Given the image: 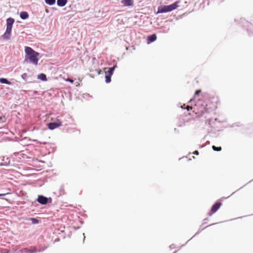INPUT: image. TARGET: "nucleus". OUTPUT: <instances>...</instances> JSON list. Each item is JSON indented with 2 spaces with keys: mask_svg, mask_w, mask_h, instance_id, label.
Here are the masks:
<instances>
[{
  "mask_svg": "<svg viewBox=\"0 0 253 253\" xmlns=\"http://www.w3.org/2000/svg\"><path fill=\"white\" fill-rule=\"evenodd\" d=\"M25 60L26 63H31L34 65H37L38 63V56L39 53L34 50L31 47L26 46L25 48Z\"/></svg>",
  "mask_w": 253,
  "mask_h": 253,
  "instance_id": "1",
  "label": "nucleus"
},
{
  "mask_svg": "<svg viewBox=\"0 0 253 253\" xmlns=\"http://www.w3.org/2000/svg\"><path fill=\"white\" fill-rule=\"evenodd\" d=\"M179 1H176L172 4L169 5H161L158 8L157 13H165L171 11L178 7Z\"/></svg>",
  "mask_w": 253,
  "mask_h": 253,
  "instance_id": "2",
  "label": "nucleus"
},
{
  "mask_svg": "<svg viewBox=\"0 0 253 253\" xmlns=\"http://www.w3.org/2000/svg\"><path fill=\"white\" fill-rule=\"evenodd\" d=\"M114 69L115 66L112 68H105L103 70H95V72L99 75H102L101 78H103V76H104L105 79H111Z\"/></svg>",
  "mask_w": 253,
  "mask_h": 253,
  "instance_id": "3",
  "label": "nucleus"
},
{
  "mask_svg": "<svg viewBox=\"0 0 253 253\" xmlns=\"http://www.w3.org/2000/svg\"><path fill=\"white\" fill-rule=\"evenodd\" d=\"M222 203L221 202H216L211 207L210 211L208 213L209 216H211L214 213H215L220 207Z\"/></svg>",
  "mask_w": 253,
  "mask_h": 253,
  "instance_id": "4",
  "label": "nucleus"
},
{
  "mask_svg": "<svg viewBox=\"0 0 253 253\" xmlns=\"http://www.w3.org/2000/svg\"><path fill=\"white\" fill-rule=\"evenodd\" d=\"M62 125V123L59 120H57L56 122L50 123L48 125V127L50 129H54Z\"/></svg>",
  "mask_w": 253,
  "mask_h": 253,
  "instance_id": "5",
  "label": "nucleus"
},
{
  "mask_svg": "<svg viewBox=\"0 0 253 253\" xmlns=\"http://www.w3.org/2000/svg\"><path fill=\"white\" fill-rule=\"evenodd\" d=\"M37 201L39 203L44 205L47 203L48 200L46 197L42 196H39Z\"/></svg>",
  "mask_w": 253,
  "mask_h": 253,
  "instance_id": "6",
  "label": "nucleus"
},
{
  "mask_svg": "<svg viewBox=\"0 0 253 253\" xmlns=\"http://www.w3.org/2000/svg\"><path fill=\"white\" fill-rule=\"evenodd\" d=\"M121 3L125 6H132L133 4V0H122Z\"/></svg>",
  "mask_w": 253,
  "mask_h": 253,
  "instance_id": "7",
  "label": "nucleus"
},
{
  "mask_svg": "<svg viewBox=\"0 0 253 253\" xmlns=\"http://www.w3.org/2000/svg\"><path fill=\"white\" fill-rule=\"evenodd\" d=\"M11 31L6 30L4 34L2 35L3 39L9 40L11 37Z\"/></svg>",
  "mask_w": 253,
  "mask_h": 253,
  "instance_id": "8",
  "label": "nucleus"
},
{
  "mask_svg": "<svg viewBox=\"0 0 253 253\" xmlns=\"http://www.w3.org/2000/svg\"><path fill=\"white\" fill-rule=\"evenodd\" d=\"M157 39V36L155 34L151 35L147 37L148 42H154Z\"/></svg>",
  "mask_w": 253,
  "mask_h": 253,
  "instance_id": "9",
  "label": "nucleus"
},
{
  "mask_svg": "<svg viewBox=\"0 0 253 253\" xmlns=\"http://www.w3.org/2000/svg\"><path fill=\"white\" fill-rule=\"evenodd\" d=\"M20 16L22 19H26L29 17V14L26 11H22L20 12Z\"/></svg>",
  "mask_w": 253,
  "mask_h": 253,
  "instance_id": "10",
  "label": "nucleus"
},
{
  "mask_svg": "<svg viewBox=\"0 0 253 253\" xmlns=\"http://www.w3.org/2000/svg\"><path fill=\"white\" fill-rule=\"evenodd\" d=\"M67 2V0H57V3L58 6L62 7L66 5Z\"/></svg>",
  "mask_w": 253,
  "mask_h": 253,
  "instance_id": "11",
  "label": "nucleus"
},
{
  "mask_svg": "<svg viewBox=\"0 0 253 253\" xmlns=\"http://www.w3.org/2000/svg\"><path fill=\"white\" fill-rule=\"evenodd\" d=\"M14 22V20L13 18H9L6 20V24L13 25Z\"/></svg>",
  "mask_w": 253,
  "mask_h": 253,
  "instance_id": "12",
  "label": "nucleus"
},
{
  "mask_svg": "<svg viewBox=\"0 0 253 253\" xmlns=\"http://www.w3.org/2000/svg\"><path fill=\"white\" fill-rule=\"evenodd\" d=\"M45 2L49 5H52L55 3V0H45Z\"/></svg>",
  "mask_w": 253,
  "mask_h": 253,
  "instance_id": "13",
  "label": "nucleus"
},
{
  "mask_svg": "<svg viewBox=\"0 0 253 253\" xmlns=\"http://www.w3.org/2000/svg\"><path fill=\"white\" fill-rule=\"evenodd\" d=\"M38 79H46V75L43 73L40 74L38 77Z\"/></svg>",
  "mask_w": 253,
  "mask_h": 253,
  "instance_id": "14",
  "label": "nucleus"
},
{
  "mask_svg": "<svg viewBox=\"0 0 253 253\" xmlns=\"http://www.w3.org/2000/svg\"><path fill=\"white\" fill-rule=\"evenodd\" d=\"M212 148L214 151H220L221 150V147H217L215 146L214 145H213L212 146Z\"/></svg>",
  "mask_w": 253,
  "mask_h": 253,
  "instance_id": "15",
  "label": "nucleus"
},
{
  "mask_svg": "<svg viewBox=\"0 0 253 253\" xmlns=\"http://www.w3.org/2000/svg\"><path fill=\"white\" fill-rule=\"evenodd\" d=\"M12 28V25H7L6 24V30L11 31Z\"/></svg>",
  "mask_w": 253,
  "mask_h": 253,
  "instance_id": "16",
  "label": "nucleus"
},
{
  "mask_svg": "<svg viewBox=\"0 0 253 253\" xmlns=\"http://www.w3.org/2000/svg\"><path fill=\"white\" fill-rule=\"evenodd\" d=\"M0 83L1 84H10V82L8 80H0Z\"/></svg>",
  "mask_w": 253,
  "mask_h": 253,
  "instance_id": "17",
  "label": "nucleus"
},
{
  "mask_svg": "<svg viewBox=\"0 0 253 253\" xmlns=\"http://www.w3.org/2000/svg\"><path fill=\"white\" fill-rule=\"evenodd\" d=\"M201 92V90L198 89L195 91V96L199 95Z\"/></svg>",
  "mask_w": 253,
  "mask_h": 253,
  "instance_id": "18",
  "label": "nucleus"
},
{
  "mask_svg": "<svg viewBox=\"0 0 253 253\" xmlns=\"http://www.w3.org/2000/svg\"><path fill=\"white\" fill-rule=\"evenodd\" d=\"M31 220L32 221L33 223H37L38 222V220L37 219L34 218H32Z\"/></svg>",
  "mask_w": 253,
  "mask_h": 253,
  "instance_id": "19",
  "label": "nucleus"
},
{
  "mask_svg": "<svg viewBox=\"0 0 253 253\" xmlns=\"http://www.w3.org/2000/svg\"><path fill=\"white\" fill-rule=\"evenodd\" d=\"M0 120L1 121L3 122H4L5 121V118L4 116L0 117Z\"/></svg>",
  "mask_w": 253,
  "mask_h": 253,
  "instance_id": "20",
  "label": "nucleus"
},
{
  "mask_svg": "<svg viewBox=\"0 0 253 253\" xmlns=\"http://www.w3.org/2000/svg\"><path fill=\"white\" fill-rule=\"evenodd\" d=\"M186 109L188 110H191L192 109V107L191 106H187V107H186Z\"/></svg>",
  "mask_w": 253,
  "mask_h": 253,
  "instance_id": "21",
  "label": "nucleus"
},
{
  "mask_svg": "<svg viewBox=\"0 0 253 253\" xmlns=\"http://www.w3.org/2000/svg\"><path fill=\"white\" fill-rule=\"evenodd\" d=\"M193 153L194 154H195V155H198L199 154V152H198V151H195Z\"/></svg>",
  "mask_w": 253,
  "mask_h": 253,
  "instance_id": "22",
  "label": "nucleus"
},
{
  "mask_svg": "<svg viewBox=\"0 0 253 253\" xmlns=\"http://www.w3.org/2000/svg\"><path fill=\"white\" fill-rule=\"evenodd\" d=\"M105 81H106V83H109L111 80H105Z\"/></svg>",
  "mask_w": 253,
  "mask_h": 253,
  "instance_id": "23",
  "label": "nucleus"
},
{
  "mask_svg": "<svg viewBox=\"0 0 253 253\" xmlns=\"http://www.w3.org/2000/svg\"><path fill=\"white\" fill-rule=\"evenodd\" d=\"M6 194H5V193H4V194H0V196H4V195H5Z\"/></svg>",
  "mask_w": 253,
  "mask_h": 253,
  "instance_id": "24",
  "label": "nucleus"
},
{
  "mask_svg": "<svg viewBox=\"0 0 253 253\" xmlns=\"http://www.w3.org/2000/svg\"><path fill=\"white\" fill-rule=\"evenodd\" d=\"M67 81L72 83H73L74 80H67Z\"/></svg>",
  "mask_w": 253,
  "mask_h": 253,
  "instance_id": "25",
  "label": "nucleus"
}]
</instances>
